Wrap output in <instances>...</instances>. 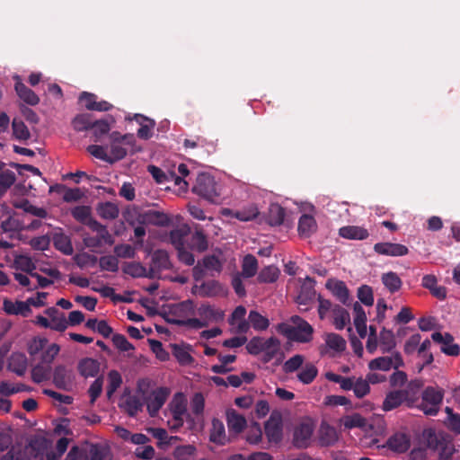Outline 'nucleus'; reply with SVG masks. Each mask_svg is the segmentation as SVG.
Returning <instances> with one entry per match:
<instances>
[{
    "label": "nucleus",
    "instance_id": "nucleus-1",
    "mask_svg": "<svg viewBox=\"0 0 460 460\" xmlns=\"http://www.w3.org/2000/svg\"><path fill=\"white\" fill-rule=\"evenodd\" d=\"M293 323H282L279 326V330L289 340L305 343L312 340L314 329L304 319L298 315L290 318Z\"/></svg>",
    "mask_w": 460,
    "mask_h": 460
},
{
    "label": "nucleus",
    "instance_id": "nucleus-2",
    "mask_svg": "<svg viewBox=\"0 0 460 460\" xmlns=\"http://www.w3.org/2000/svg\"><path fill=\"white\" fill-rule=\"evenodd\" d=\"M193 192L211 203H217L220 196L215 179L206 173H201L197 177Z\"/></svg>",
    "mask_w": 460,
    "mask_h": 460
},
{
    "label": "nucleus",
    "instance_id": "nucleus-3",
    "mask_svg": "<svg viewBox=\"0 0 460 460\" xmlns=\"http://www.w3.org/2000/svg\"><path fill=\"white\" fill-rule=\"evenodd\" d=\"M314 432V424L311 419H305L296 423L293 429L292 443L297 448L310 446Z\"/></svg>",
    "mask_w": 460,
    "mask_h": 460
},
{
    "label": "nucleus",
    "instance_id": "nucleus-4",
    "mask_svg": "<svg viewBox=\"0 0 460 460\" xmlns=\"http://www.w3.org/2000/svg\"><path fill=\"white\" fill-rule=\"evenodd\" d=\"M443 400V393L434 387H427L422 393V401L418 405L426 415H436Z\"/></svg>",
    "mask_w": 460,
    "mask_h": 460
},
{
    "label": "nucleus",
    "instance_id": "nucleus-5",
    "mask_svg": "<svg viewBox=\"0 0 460 460\" xmlns=\"http://www.w3.org/2000/svg\"><path fill=\"white\" fill-rule=\"evenodd\" d=\"M169 394L170 390L168 388L159 387L153 390L148 396L144 398L150 416L155 417L158 413L165 403Z\"/></svg>",
    "mask_w": 460,
    "mask_h": 460
},
{
    "label": "nucleus",
    "instance_id": "nucleus-6",
    "mask_svg": "<svg viewBox=\"0 0 460 460\" xmlns=\"http://www.w3.org/2000/svg\"><path fill=\"white\" fill-rule=\"evenodd\" d=\"M404 365L399 352L393 353L390 357H378L369 361L368 368L372 371H389L391 368L398 369Z\"/></svg>",
    "mask_w": 460,
    "mask_h": 460
},
{
    "label": "nucleus",
    "instance_id": "nucleus-7",
    "mask_svg": "<svg viewBox=\"0 0 460 460\" xmlns=\"http://www.w3.org/2000/svg\"><path fill=\"white\" fill-rule=\"evenodd\" d=\"M111 164L121 160L127 155V148L124 145H131L133 142V136L124 135L119 136L118 133L113 132L111 135Z\"/></svg>",
    "mask_w": 460,
    "mask_h": 460
},
{
    "label": "nucleus",
    "instance_id": "nucleus-8",
    "mask_svg": "<svg viewBox=\"0 0 460 460\" xmlns=\"http://www.w3.org/2000/svg\"><path fill=\"white\" fill-rule=\"evenodd\" d=\"M74 374L71 369L65 366H57L53 372V384L58 389L69 391L74 385Z\"/></svg>",
    "mask_w": 460,
    "mask_h": 460
},
{
    "label": "nucleus",
    "instance_id": "nucleus-9",
    "mask_svg": "<svg viewBox=\"0 0 460 460\" xmlns=\"http://www.w3.org/2000/svg\"><path fill=\"white\" fill-rule=\"evenodd\" d=\"M246 309L243 305L237 306L233 312L229 324L235 333H246L249 331L250 323L244 319Z\"/></svg>",
    "mask_w": 460,
    "mask_h": 460
},
{
    "label": "nucleus",
    "instance_id": "nucleus-10",
    "mask_svg": "<svg viewBox=\"0 0 460 460\" xmlns=\"http://www.w3.org/2000/svg\"><path fill=\"white\" fill-rule=\"evenodd\" d=\"M374 251L378 254L393 257L404 256L409 252L405 245L394 243H377L374 245Z\"/></svg>",
    "mask_w": 460,
    "mask_h": 460
},
{
    "label": "nucleus",
    "instance_id": "nucleus-11",
    "mask_svg": "<svg viewBox=\"0 0 460 460\" xmlns=\"http://www.w3.org/2000/svg\"><path fill=\"white\" fill-rule=\"evenodd\" d=\"M265 434L269 442L279 443L282 439V422L279 416L271 415L265 423Z\"/></svg>",
    "mask_w": 460,
    "mask_h": 460
},
{
    "label": "nucleus",
    "instance_id": "nucleus-12",
    "mask_svg": "<svg viewBox=\"0 0 460 460\" xmlns=\"http://www.w3.org/2000/svg\"><path fill=\"white\" fill-rule=\"evenodd\" d=\"M172 267V262L169 259V254L164 250H156L152 254V263L149 269L154 278L156 274L164 270H169Z\"/></svg>",
    "mask_w": 460,
    "mask_h": 460
},
{
    "label": "nucleus",
    "instance_id": "nucleus-13",
    "mask_svg": "<svg viewBox=\"0 0 460 460\" xmlns=\"http://www.w3.org/2000/svg\"><path fill=\"white\" fill-rule=\"evenodd\" d=\"M388 448L397 453L407 451L411 446V439L403 431L395 432L386 441Z\"/></svg>",
    "mask_w": 460,
    "mask_h": 460
},
{
    "label": "nucleus",
    "instance_id": "nucleus-14",
    "mask_svg": "<svg viewBox=\"0 0 460 460\" xmlns=\"http://www.w3.org/2000/svg\"><path fill=\"white\" fill-rule=\"evenodd\" d=\"M429 446L433 447L435 453L440 460H449L455 453V447L451 441L443 438L431 440Z\"/></svg>",
    "mask_w": 460,
    "mask_h": 460
},
{
    "label": "nucleus",
    "instance_id": "nucleus-15",
    "mask_svg": "<svg viewBox=\"0 0 460 460\" xmlns=\"http://www.w3.org/2000/svg\"><path fill=\"white\" fill-rule=\"evenodd\" d=\"M315 290L314 287V281L312 279L306 278L301 285L299 294L296 296V303L299 305L307 306L311 302H313ZM308 307H305L303 310L306 311Z\"/></svg>",
    "mask_w": 460,
    "mask_h": 460
},
{
    "label": "nucleus",
    "instance_id": "nucleus-16",
    "mask_svg": "<svg viewBox=\"0 0 460 460\" xmlns=\"http://www.w3.org/2000/svg\"><path fill=\"white\" fill-rule=\"evenodd\" d=\"M169 409L172 417L177 420H184L188 417L187 400L182 393H177L173 395L171 402L169 403Z\"/></svg>",
    "mask_w": 460,
    "mask_h": 460
},
{
    "label": "nucleus",
    "instance_id": "nucleus-17",
    "mask_svg": "<svg viewBox=\"0 0 460 460\" xmlns=\"http://www.w3.org/2000/svg\"><path fill=\"white\" fill-rule=\"evenodd\" d=\"M197 314L208 326L211 323H217L224 318V313L214 306L203 304L197 309Z\"/></svg>",
    "mask_w": 460,
    "mask_h": 460
},
{
    "label": "nucleus",
    "instance_id": "nucleus-18",
    "mask_svg": "<svg viewBox=\"0 0 460 460\" xmlns=\"http://www.w3.org/2000/svg\"><path fill=\"white\" fill-rule=\"evenodd\" d=\"M317 230V223L311 215L304 214L298 221V234L302 238H307L314 234Z\"/></svg>",
    "mask_w": 460,
    "mask_h": 460
},
{
    "label": "nucleus",
    "instance_id": "nucleus-19",
    "mask_svg": "<svg viewBox=\"0 0 460 460\" xmlns=\"http://www.w3.org/2000/svg\"><path fill=\"white\" fill-rule=\"evenodd\" d=\"M141 222L159 226H165L171 223V218L164 212L148 210L141 215Z\"/></svg>",
    "mask_w": 460,
    "mask_h": 460
},
{
    "label": "nucleus",
    "instance_id": "nucleus-20",
    "mask_svg": "<svg viewBox=\"0 0 460 460\" xmlns=\"http://www.w3.org/2000/svg\"><path fill=\"white\" fill-rule=\"evenodd\" d=\"M423 383L420 379H414L408 383L405 389L400 390L403 394V399L409 406H413L417 402Z\"/></svg>",
    "mask_w": 460,
    "mask_h": 460
},
{
    "label": "nucleus",
    "instance_id": "nucleus-21",
    "mask_svg": "<svg viewBox=\"0 0 460 460\" xmlns=\"http://www.w3.org/2000/svg\"><path fill=\"white\" fill-rule=\"evenodd\" d=\"M325 286L342 304L347 303L349 293L343 281L331 279L327 280Z\"/></svg>",
    "mask_w": 460,
    "mask_h": 460
},
{
    "label": "nucleus",
    "instance_id": "nucleus-22",
    "mask_svg": "<svg viewBox=\"0 0 460 460\" xmlns=\"http://www.w3.org/2000/svg\"><path fill=\"white\" fill-rule=\"evenodd\" d=\"M226 422L229 431L235 434L242 432L246 426L245 418L234 409L226 411Z\"/></svg>",
    "mask_w": 460,
    "mask_h": 460
},
{
    "label": "nucleus",
    "instance_id": "nucleus-23",
    "mask_svg": "<svg viewBox=\"0 0 460 460\" xmlns=\"http://www.w3.org/2000/svg\"><path fill=\"white\" fill-rule=\"evenodd\" d=\"M378 348L382 353L391 352L396 346L395 336L391 330L383 328L377 337Z\"/></svg>",
    "mask_w": 460,
    "mask_h": 460
},
{
    "label": "nucleus",
    "instance_id": "nucleus-24",
    "mask_svg": "<svg viewBox=\"0 0 460 460\" xmlns=\"http://www.w3.org/2000/svg\"><path fill=\"white\" fill-rule=\"evenodd\" d=\"M339 234L349 240H365L368 237V231L358 226H346L339 229Z\"/></svg>",
    "mask_w": 460,
    "mask_h": 460
},
{
    "label": "nucleus",
    "instance_id": "nucleus-25",
    "mask_svg": "<svg viewBox=\"0 0 460 460\" xmlns=\"http://www.w3.org/2000/svg\"><path fill=\"white\" fill-rule=\"evenodd\" d=\"M280 350V341L277 338L270 337L263 341L261 353H263V360L265 362H269L281 354Z\"/></svg>",
    "mask_w": 460,
    "mask_h": 460
},
{
    "label": "nucleus",
    "instance_id": "nucleus-26",
    "mask_svg": "<svg viewBox=\"0 0 460 460\" xmlns=\"http://www.w3.org/2000/svg\"><path fill=\"white\" fill-rule=\"evenodd\" d=\"M53 244L57 250L66 255H71L74 252L71 239L62 231L55 232L53 234Z\"/></svg>",
    "mask_w": 460,
    "mask_h": 460
},
{
    "label": "nucleus",
    "instance_id": "nucleus-27",
    "mask_svg": "<svg viewBox=\"0 0 460 460\" xmlns=\"http://www.w3.org/2000/svg\"><path fill=\"white\" fill-rule=\"evenodd\" d=\"M3 309L8 314H21L22 316H27L31 313V308L27 301L13 302L11 300L5 299L3 304Z\"/></svg>",
    "mask_w": 460,
    "mask_h": 460
},
{
    "label": "nucleus",
    "instance_id": "nucleus-28",
    "mask_svg": "<svg viewBox=\"0 0 460 460\" xmlns=\"http://www.w3.org/2000/svg\"><path fill=\"white\" fill-rule=\"evenodd\" d=\"M318 439L322 446H331L338 440V433L333 427L326 422H322L319 429Z\"/></svg>",
    "mask_w": 460,
    "mask_h": 460
},
{
    "label": "nucleus",
    "instance_id": "nucleus-29",
    "mask_svg": "<svg viewBox=\"0 0 460 460\" xmlns=\"http://www.w3.org/2000/svg\"><path fill=\"white\" fill-rule=\"evenodd\" d=\"M49 447V440L42 436H36L32 438L25 448V451H30V454L33 457H37L43 455L45 451Z\"/></svg>",
    "mask_w": 460,
    "mask_h": 460
},
{
    "label": "nucleus",
    "instance_id": "nucleus-30",
    "mask_svg": "<svg viewBox=\"0 0 460 460\" xmlns=\"http://www.w3.org/2000/svg\"><path fill=\"white\" fill-rule=\"evenodd\" d=\"M353 311L355 314L354 316V325L357 329L358 335L361 338L367 336V315L363 309V307L356 302L353 305Z\"/></svg>",
    "mask_w": 460,
    "mask_h": 460
},
{
    "label": "nucleus",
    "instance_id": "nucleus-31",
    "mask_svg": "<svg viewBox=\"0 0 460 460\" xmlns=\"http://www.w3.org/2000/svg\"><path fill=\"white\" fill-rule=\"evenodd\" d=\"M340 421L341 424L347 429L358 428L367 430V428L369 427L367 420L359 413L346 415L342 417Z\"/></svg>",
    "mask_w": 460,
    "mask_h": 460
},
{
    "label": "nucleus",
    "instance_id": "nucleus-32",
    "mask_svg": "<svg viewBox=\"0 0 460 460\" xmlns=\"http://www.w3.org/2000/svg\"><path fill=\"white\" fill-rule=\"evenodd\" d=\"M134 119L140 125L137 130V136L143 139L150 138L155 125V121L141 114H136Z\"/></svg>",
    "mask_w": 460,
    "mask_h": 460
},
{
    "label": "nucleus",
    "instance_id": "nucleus-33",
    "mask_svg": "<svg viewBox=\"0 0 460 460\" xmlns=\"http://www.w3.org/2000/svg\"><path fill=\"white\" fill-rule=\"evenodd\" d=\"M437 278L434 275H425L422 278V286L430 290L431 294L438 299H444L447 296V289L437 285Z\"/></svg>",
    "mask_w": 460,
    "mask_h": 460
},
{
    "label": "nucleus",
    "instance_id": "nucleus-34",
    "mask_svg": "<svg viewBox=\"0 0 460 460\" xmlns=\"http://www.w3.org/2000/svg\"><path fill=\"white\" fill-rule=\"evenodd\" d=\"M318 369L312 362H305L296 374L299 382L304 385L311 384L317 376Z\"/></svg>",
    "mask_w": 460,
    "mask_h": 460
},
{
    "label": "nucleus",
    "instance_id": "nucleus-35",
    "mask_svg": "<svg viewBox=\"0 0 460 460\" xmlns=\"http://www.w3.org/2000/svg\"><path fill=\"white\" fill-rule=\"evenodd\" d=\"M14 88L18 96L28 104L36 105L39 103L40 98L32 90L29 89L23 83L16 82Z\"/></svg>",
    "mask_w": 460,
    "mask_h": 460
},
{
    "label": "nucleus",
    "instance_id": "nucleus-36",
    "mask_svg": "<svg viewBox=\"0 0 460 460\" xmlns=\"http://www.w3.org/2000/svg\"><path fill=\"white\" fill-rule=\"evenodd\" d=\"M210 440L214 443L224 445L226 441V430L224 423L217 420L214 419L212 420V427L210 429L209 435Z\"/></svg>",
    "mask_w": 460,
    "mask_h": 460
},
{
    "label": "nucleus",
    "instance_id": "nucleus-37",
    "mask_svg": "<svg viewBox=\"0 0 460 460\" xmlns=\"http://www.w3.org/2000/svg\"><path fill=\"white\" fill-rule=\"evenodd\" d=\"M123 270L126 274L134 278H154V274H151L149 270H147L141 263L136 261L128 262Z\"/></svg>",
    "mask_w": 460,
    "mask_h": 460
},
{
    "label": "nucleus",
    "instance_id": "nucleus-38",
    "mask_svg": "<svg viewBox=\"0 0 460 460\" xmlns=\"http://www.w3.org/2000/svg\"><path fill=\"white\" fill-rule=\"evenodd\" d=\"M171 347L172 355L177 358L179 363L181 365H190L193 362V358L190 353V346L172 344Z\"/></svg>",
    "mask_w": 460,
    "mask_h": 460
},
{
    "label": "nucleus",
    "instance_id": "nucleus-39",
    "mask_svg": "<svg viewBox=\"0 0 460 460\" xmlns=\"http://www.w3.org/2000/svg\"><path fill=\"white\" fill-rule=\"evenodd\" d=\"M403 398V394L400 390L388 393L383 402V410L388 411L399 407L405 402Z\"/></svg>",
    "mask_w": 460,
    "mask_h": 460
},
{
    "label": "nucleus",
    "instance_id": "nucleus-40",
    "mask_svg": "<svg viewBox=\"0 0 460 460\" xmlns=\"http://www.w3.org/2000/svg\"><path fill=\"white\" fill-rule=\"evenodd\" d=\"M78 370L84 377L94 376L99 372V363L90 358H84L79 362Z\"/></svg>",
    "mask_w": 460,
    "mask_h": 460
},
{
    "label": "nucleus",
    "instance_id": "nucleus-41",
    "mask_svg": "<svg viewBox=\"0 0 460 460\" xmlns=\"http://www.w3.org/2000/svg\"><path fill=\"white\" fill-rule=\"evenodd\" d=\"M13 267L15 270L29 273L30 276H31V273H34L33 270L36 269V265L31 258L22 254L14 257Z\"/></svg>",
    "mask_w": 460,
    "mask_h": 460
},
{
    "label": "nucleus",
    "instance_id": "nucleus-42",
    "mask_svg": "<svg viewBox=\"0 0 460 460\" xmlns=\"http://www.w3.org/2000/svg\"><path fill=\"white\" fill-rule=\"evenodd\" d=\"M121 407L129 416L134 417L142 411L143 403L137 396L129 395L125 399Z\"/></svg>",
    "mask_w": 460,
    "mask_h": 460
},
{
    "label": "nucleus",
    "instance_id": "nucleus-43",
    "mask_svg": "<svg viewBox=\"0 0 460 460\" xmlns=\"http://www.w3.org/2000/svg\"><path fill=\"white\" fill-rule=\"evenodd\" d=\"M333 312V324L338 330H342L349 322V314L342 307L335 305L332 309Z\"/></svg>",
    "mask_w": 460,
    "mask_h": 460
},
{
    "label": "nucleus",
    "instance_id": "nucleus-44",
    "mask_svg": "<svg viewBox=\"0 0 460 460\" xmlns=\"http://www.w3.org/2000/svg\"><path fill=\"white\" fill-rule=\"evenodd\" d=\"M382 282L391 293L398 291L402 284L400 277L393 271L383 274Z\"/></svg>",
    "mask_w": 460,
    "mask_h": 460
},
{
    "label": "nucleus",
    "instance_id": "nucleus-45",
    "mask_svg": "<svg viewBox=\"0 0 460 460\" xmlns=\"http://www.w3.org/2000/svg\"><path fill=\"white\" fill-rule=\"evenodd\" d=\"M305 357L300 354H296L284 362L282 366V370L286 374L295 373L300 370V368L305 365Z\"/></svg>",
    "mask_w": 460,
    "mask_h": 460
},
{
    "label": "nucleus",
    "instance_id": "nucleus-46",
    "mask_svg": "<svg viewBox=\"0 0 460 460\" xmlns=\"http://www.w3.org/2000/svg\"><path fill=\"white\" fill-rule=\"evenodd\" d=\"M13 137L21 141H26L31 137V133L24 122L18 119H13L12 123Z\"/></svg>",
    "mask_w": 460,
    "mask_h": 460
},
{
    "label": "nucleus",
    "instance_id": "nucleus-47",
    "mask_svg": "<svg viewBox=\"0 0 460 460\" xmlns=\"http://www.w3.org/2000/svg\"><path fill=\"white\" fill-rule=\"evenodd\" d=\"M91 460H112L111 450L101 445H92L89 450Z\"/></svg>",
    "mask_w": 460,
    "mask_h": 460
},
{
    "label": "nucleus",
    "instance_id": "nucleus-48",
    "mask_svg": "<svg viewBox=\"0 0 460 460\" xmlns=\"http://www.w3.org/2000/svg\"><path fill=\"white\" fill-rule=\"evenodd\" d=\"M258 269V261L253 255L248 254L243 258L242 265V275L244 278L253 277Z\"/></svg>",
    "mask_w": 460,
    "mask_h": 460
},
{
    "label": "nucleus",
    "instance_id": "nucleus-49",
    "mask_svg": "<svg viewBox=\"0 0 460 460\" xmlns=\"http://www.w3.org/2000/svg\"><path fill=\"white\" fill-rule=\"evenodd\" d=\"M98 214L104 219H115L119 216V208L117 205L111 202L100 204L97 208Z\"/></svg>",
    "mask_w": 460,
    "mask_h": 460
},
{
    "label": "nucleus",
    "instance_id": "nucleus-50",
    "mask_svg": "<svg viewBox=\"0 0 460 460\" xmlns=\"http://www.w3.org/2000/svg\"><path fill=\"white\" fill-rule=\"evenodd\" d=\"M248 319L250 325L257 331H264L270 325L269 320L257 311H251Z\"/></svg>",
    "mask_w": 460,
    "mask_h": 460
},
{
    "label": "nucleus",
    "instance_id": "nucleus-51",
    "mask_svg": "<svg viewBox=\"0 0 460 460\" xmlns=\"http://www.w3.org/2000/svg\"><path fill=\"white\" fill-rule=\"evenodd\" d=\"M279 273L280 271L276 266L270 265L261 270L258 280L263 283H272L278 279Z\"/></svg>",
    "mask_w": 460,
    "mask_h": 460
},
{
    "label": "nucleus",
    "instance_id": "nucleus-52",
    "mask_svg": "<svg viewBox=\"0 0 460 460\" xmlns=\"http://www.w3.org/2000/svg\"><path fill=\"white\" fill-rule=\"evenodd\" d=\"M285 210L278 204H273L269 209V223L271 226H279L284 223Z\"/></svg>",
    "mask_w": 460,
    "mask_h": 460
},
{
    "label": "nucleus",
    "instance_id": "nucleus-53",
    "mask_svg": "<svg viewBox=\"0 0 460 460\" xmlns=\"http://www.w3.org/2000/svg\"><path fill=\"white\" fill-rule=\"evenodd\" d=\"M50 370L51 369L49 366L38 364L35 367H33L31 370V378L35 383L40 384L43 381L49 379Z\"/></svg>",
    "mask_w": 460,
    "mask_h": 460
},
{
    "label": "nucleus",
    "instance_id": "nucleus-54",
    "mask_svg": "<svg viewBox=\"0 0 460 460\" xmlns=\"http://www.w3.org/2000/svg\"><path fill=\"white\" fill-rule=\"evenodd\" d=\"M191 247L199 252H204L208 249V243L206 235L201 229L195 228L191 237Z\"/></svg>",
    "mask_w": 460,
    "mask_h": 460
},
{
    "label": "nucleus",
    "instance_id": "nucleus-55",
    "mask_svg": "<svg viewBox=\"0 0 460 460\" xmlns=\"http://www.w3.org/2000/svg\"><path fill=\"white\" fill-rule=\"evenodd\" d=\"M108 386H107V396L111 398L116 390L122 384V377L117 370H111L108 373Z\"/></svg>",
    "mask_w": 460,
    "mask_h": 460
},
{
    "label": "nucleus",
    "instance_id": "nucleus-56",
    "mask_svg": "<svg viewBox=\"0 0 460 460\" xmlns=\"http://www.w3.org/2000/svg\"><path fill=\"white\" fill-rule=\"evenodd\" d=\"M196 454V447L192 445L179 446L174 449L173 456L176 460H192Z\"/></svg>",
    "mask_w": 460,
    "mask_h": 460
},
{
    "label": "nucleus",
    "instance_id": "nucleus-57",
    "mask_svg": "<svg viewBox=\"0 0 460 460\" xmlns=\"http://www.w3.org/2000/svg\"><path fill=\"white\" fill-rule=\"evenodd\" d=\"M325 343L330 349L335 351H343L346 349V341L336 333L326 334Z\"/></svg>",
    "mask_w": 460,
    "mask_h": 460
},
{
    "label": "nucleus",
    "instance_id": "nucleus-58",
    "mask_svg": "<svg viewBox=\"0 0 460 460\" xmlns=\"http://www.w3.org/2000/svg\"><path fill=\"white\" fill-rule=\"evenodd\" d=\"M16 180L15 174L10 170L0 172V197L14 183Z\"/></svg>",
    "mask_w": 460,
    "mask_h": 460
},
{
    "label": "nucleus",
    "instance_id": "nucleus-59",
    "mask_svg": "<svg viewBox=\"0 0 460 460\" xmlns=\"http://www.w3.org/2000/svg\"><path fill=\"white\" fill-rule=\"evenodd\" d=\"M71 214L73 216V217L82 223V224H84L86 225L87 222L91 219V215H92V212H91V208L88 207V206H77V207H75L72 210H71Z\"/></svg>",
    "mask_w": 460,
    "mask_h": 460
},
{
    "label": "nucleus",
    "instance_id": "nucleus-60",
    "mask_svg": "<svg viewBox=\"0 0 460 460\" xmlns=\"http://www.w3.org/2000/svg\"><path fill=\"white\" fill-rule=\"evenodd\" d=\"M355 396L361 399L370 393L368 382L362 377L355 378L354 386L352 388Z\"/></svg>",
    "mask_w": 460,
    "mask_h": 460
},
{
    "label": "nucleus",
    "instance_id": "nucleus-61",
    "mask_svg": "<svg viewBox=\"0 0 460 460\" xmlns=\"http://www.w3.org/2000/svg\"><path fill=\"white\" fill-rule=\"evenodd\" d=\"M19 208H22L24 212L31 214L34 217H40V218H46L48 217V212L43 208H39L34 205H32L28 200H25L22 202Z\"/></svg>",
    "mask_w": 460,
    "mask_h": 460
},
{
    "label": "nucleus",
    "instance_id": "nucleus-62",
    "mask_svg": "<svg viewBox=\"0 0 460 460\" xmlns=\"http://www.w3.org/2000/svg\"><path fill=\"white\" fill-rule=\"evenodd\" d=\"M100 267L102 270L116 272L119 270V261L112 255L102 256L100 258Z\"/></svg>",
    "mask_w": 460,
    "mask_h": 460
},
{
    "label": "nucleus",
    "instance_id": "nucleus-63",
    "mask_svg": "<svg viewBox=\"0 0 460 460\" xmlns=\"http://www.w3.org/2000/svg\"><path fill=\"white\" fill-rule=\"evenodd\" d=\"M358 297L367 306H371L374 304L373 290L370 287L364 285L358 290Z\"/></svg>",
    "mask_w": 460,
    "mask_h": 460
},
{
    "label": "nucleus",
    "instance_id": "nucleus-64",
    "mask_svg": "<svg viewBox=\"0 0 460 460\" xmlns=\"http://www.w3.org/2000/svg\"><path fill=\"white\" fill-rule=\"evenodd\" d=\"M2 460H28L27 452L20 446H13L3 456Z\"/></svg>",
    "mask_w": 460,
    "mask_h": 460
}]
</instances>
